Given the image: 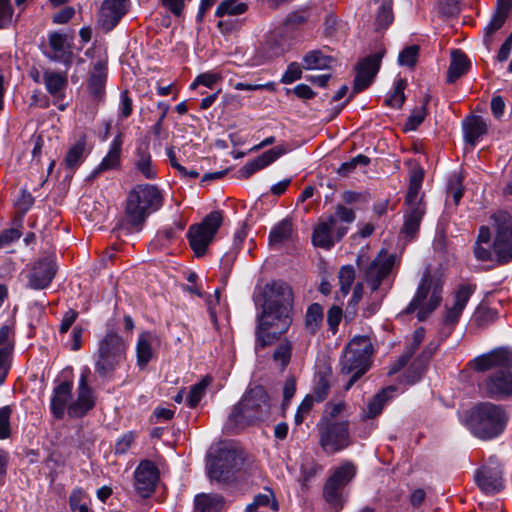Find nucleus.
<instances>
[{"label":"nucleus","instance_id":"obj_42","mask_svg":"<svg viewBox=\"0 0 512 512\" xmlns=\"http://www.w3.org/2000/svg\"><path fill=\"white\" fill-rule=\"evenodd\" d=\"M292 235V224L288 220H283L272 228L269 234V243L272 246H278L288 241Z\"/></svg>","mask_w":512,"mask_h":512},{"label":"nucleus","instance_id":"obj_28","mask_svg":"<svg viewBox=\"0 0 512 512\" xmlns=\"http://www.w3.org/2000/svg\"><path fill=\"white\" fill-rule=\"evenodd\" d=\"M107 80V68L105 63L98 61L94 64L93 71L88 80V89L94 100L101 102L105 97V83Z\"/></svg>","mask_w":512,"mask_h":512},{"label":"nucleus","instance_id":"obj_39","mask_svg":"<svg viewBox=\"0 0 512 512\" xmlns=\"http://www.w3.org/2000/svg\"><path fill=\"white\" fill-rule=\"evenodd\" d=\"M248 8V4L240 0H223L217 6L215 16L218 18L239 16L246 13Z\"/></svg>","mask_w":512,"mask_h":512},{"label":"nucleus","instance_id":"obj_33","mask_svg":"<svg viewBox=\"0 0 512 512\" xmlns=\"http://www.w3.org/2000/svg\"><path fill=\"white\" fill-rule=\"evenodd\" d=\"M395 390L394 387H388L376 394L373 399L369 401L367 408L363 410L361 419L367 421L380 415L386 402L392 397V393Z\"/></svg>","mask_w":512,"mask_h":512},{"label":"nucleus","instance_id":"obj_38","mask_svg":"<svg viewBox=\"0 0 512 512\" xmlns=\"http://www.w3.org/2000/svg\"><path fill=\"white\" fill-rule=\"evenodd\" d=\"M469 67L470 62L467 56L459 50L454 51L448 70V82L452 83L456 81L459 77L467 73Z\"/></svg>","mask_w":512,"mask_h":512},{"label":"nucleus","instance_id":"obj_45","mask_svg":"<svg viewBox=\"0 0 512 512\" xmlns=\"http://www.w3.org/2000/svg\"><path fill=\"white\" fill-rule=\"evenodd\" d=\"M15 346V328L13 324H4L0 327V352L12 357Z\"/></svg>","mask_w":512,"mask_h":512},{"label":"nucleus","instance_id":"obj_30","mask_svg":"<svg viewBox=\"0 0 512 512\" xmlns=\"http://www.w3.org/2000/svg\"><path fill=\"white\" fill-rule=\"evenodd\" d=\"M425 213L426 206H406L401 233L405 237L413 239L419 231Z\"/></svg>","mask_w":512,"mask_h":512},{"label":"nucleus","instance_id":"obj_9","mask_svg":"<svg viewBox=\"0 0 512 512\" xmlns=\"http://www.w3.org/2000/svg\"><path fill=\"white\" fill-rule=\"evenodd\" d=\"M371 354L372 345L367 337L358 336L349 342L340 361L341 372L352 373L346 385L347 390L367 371Z\"/></svg>","mask_w":512,"mask_h":512},{"label":"nucleus","instance_id":"obj_17","mask_svg":"<svg viewBox=\"0 0 512 512\" xmlns=\"http://www.w3.org/2000/svg\"><path fill=\"white\" fill-rule=\"evenodd\" d=\"M263 309L277 311L292 310L293 293L289 285L281 281H273L265 285L263 290Z\"/></svg>","mask_w":512,"mask_h":512},{"label":"nucleus","instance_id":"obj_49","mask_svg":"<svg viewBox=\"0 0 512 512\" xmlns=\"http://www.w3.org/2000/svg\"><path fill=\"white\" fill-rule=\"evenodd\" d=\"M292 355V344L285 340L278 344L274 353L273 360L278 363L281 369H284L290 362Z\"/></svg>","mask_w":512,"mask_h":512},{"label":"nucleus","instance_id":"obj_57","mask_svg":"<svg viewBox=\"0 0 512 512\" xmlns=\"http://www.w3.org/2000/svg\"><path fill=\"white\" fill-rule=\"evenodd\" d=\"M11 414L12 408L9 405L0 407V440H6L11 437Z\"/></svg>","mask_w":512,"mask_h":512},{"label":"nucleus","instance_id":"obj_20","mask_svg":"<svg viewBox=\"0 0 512 512\" xmlns=\"http://www.w3.org/2000/svg\"><path fill=\"white\" fill-rule=\"evenodd\" d=\"M159 470L150 460L139 463L134 472L135 488L142 497H149L159 480Z\"/></svg>","mask_w":512,"mask_h":512},{"label":"nucleus","instance_id":"obj_54","mask_svg":"<svg viewBox=\"0 0 512 512\" xmlns=\"http://www.w3.org/2000/svg\"><path fill=\"white\" fill-rule=\"evenodd\" d=\"M394 20L393 9L391 1H383L379 7L376 24L379 28H387Z\"/></svg>","mask_w":512,"mask_h":512},{"label":"nucleus","instance_id":"obj_61","mask_svg":"<svg viewBox=\"0 0 512 512\" xmlns=\"http://www.w3.org/2000/svg\"><path fill=\"white\" fill-rule=\"evenodd\" d=\"M428 102V98L425 100V103L418 108H415L411 115L408 117L405 128L406 130H416L417 127L424 121L427 111H426V104Z\"/></svg>","mask_w":512,"mask_h":512},{"label":"nucleus","instance_id":"obj_48","mask_svg":"<svg viewBox=\"0 0 512 512\" xmlns=\"http://www.w3.org/2000/svg\"><path fill=\"white\" fill-rule=\"evenodd\" d=\"M69 504L74 512H89L88 495L81 488H76L72 491L69 497Z\"/></svg>","mask_w":512,"mask_h":512},{"label":"nucleus","instance_id":"obj_6","mask_svg":"<svg viewBox=\"0 0 512 512\" xmlns=\"http://www.w3.org/2000/svg\"><path fill=\"white\" fill-rule=\"evenodd\" d=\"M127 348V342L117 332L107 331L94 355L95 372L102 378L111 377L124 364Z\"/></svg>","mask_w":512,"mask_h":512},{"label":"nucleus","instance_id":"obj_23","mask_svg":"<svg viewBox=\"0 0 512 512\" xmlns=\"http://www.w3.org/2000/svg\"><path fill=\"white\" fill-rule=\"evenodd\" d=\"M127 12V0H104L98 22L105 31L112 30Z\"/></svg>","mask_w":512,"mask_h":512},{"label":"nucleus","instance_id":"obj_5","mask_svg":"<svg viewBox=\"0 0 512 512\" xmlns=\"http://www.w3.org/2000/svg\"><path fill=\"white\" fill-rule=\"evenodd\" d=\"M508 417L501 406L490 402L476 405L468 420V428L474 436L491 440L503 433Z\"/></svg>","mask_w":512,"mask_h":512},{"label":"nucleus","instance_id":"obj_7","mask_svg":"<svg viewBox=\"0 0 512 512\" xmlns=\"http://www.w3.org/2000/svg\"><path fill=\"white\" fill-rule=\"evenodd\" d=\"M475 290L476 286L474 284H461L453 292L451 299L447 300L441 327L438 332V340L436 343L430 342L424 351L427 358H430L437 350L440 343L452 334Z\"/></svg>","mask_w":512,"mask_h":512},{"label":"nucleus","instance_id":"obj_51","mask_svg":"<svg viewBox=\"0 0 512 512\" xmlns=\"http://www.w3.org/2000/svg\"><path fill=\"white\" fill-rule=\"evenodd\" d=\"M11 0H0V30L9 29L15 22Z\"/></svg>","mask_w":512,"mask_h":512},{"label":"nucleus","instance_id":"obj_16","mask_svg":"<svg viewBox=\"0 0 512 512\" xmlns=\"http://www.w3.org/2000/svg\"><path fill=\"white\" fill-rule=\"evenodd\" d=\"M478 487L486 494L500 492L504 487L502 468L497 458L491 457L475 475Z\"/></svg>","mask_w":512,"mask_h":512},{"label":"nucleus","instance_id":"obj_18","mask_svg":"<svg viewBox=\"0 0 512 512\" xmlns=\"http://www.w3.org/2000/svg\"><path fill=\"white\" fill-rule=\"evenodd\" d=\"M381 59L382 54L375 53L367 56L357 64L353 94H357L371 85L374 77L379 71Z\"/></svg>","mask_w":512,"mask_h":512},{"label":"nucleus","instance_id":"obj_15","mask_svg":"<svg viewBox=\"0 0 512 512\" xmlns=\"http://www.w3.org/2000/svg\"><path fill=\"white\" fill-rule=\"evenodd\" d=\"M90 370L83 369L79 377L76 389V398L71 400L68 406V416L70 418H83L96 405V395L91 386L88 384V376Z\"/></svg>","mask_w":512,"mask_h":512},{"label":"nucleus","instance_id":"obj_37","mask_svg":"<svg viewBox=\"0 0 512 512\" xmlns=\"http://www.w3.org/2000/svg\"><path fill=\"white\" fill-rule=\"evenodd\" d=\"M335 60L325 55L320 50H312L308 52L303 58V68L306 70H324L330 69Z\"/></svg>","mask_w":512,"mask_h":512},{"label":"nucleus","instance_id":"obj_31","mask_svg":"<svg viewBox=\"0 0 512 512\" xmlns=\"http://www.w3.org/2000/svg\"><path fill=\"white\" fill-rule=\"evenodd\" d=\"M493 248L491 244V230L488 226H481L474 245V255L479 261L492 260Z\"/></svg>","mask_w":512,"mask_h":512},{"label":"nucleus","instance_id":"obj_55","mask_svg":"<svg viewBox=\"0 0 512 512\" xmlns=\"http://www.w3.org/2000/svg\"><path fill=\"white\" fill-rule=\"evenodd\" d=\"M329 376L330 375L326 372L318 373L316 376V382H315V386H314V396L318 402L323 401L329 393V390H330Z\"/></svg>","mask_w":512,"mask_h":512},{"label":"nucleus","instance_id":"obj_60","mask_svg":"<svg viewBox=\"0 0 512 512\" xmlns=\"http://www.w3.org/2000/svg\"><path fill=\"white\" fill-rule=\"evenodd\" d=\"M310 18V11L307 8H299L290 12L286 19L285 25L289 27H297L305 24Z\"/></svg>","mask_w":512,"mask_h":512},{"label":"nucleus","instance_id":"obj_40","mask_svg":"<svg viewBox=\"0 0 512 512\" xmlns=\"http://www.w3.org/2000/svg\"><path fill=\"white\" fill-rule=\"evenodd\" d=\"M86 155V137L82 136L67 152L65 157V165L74 169L78 167L84 160Z\"/></svg>","mask_w":512,"mask_h":512},{"label":"nucleus","instance_id":"obj_62","mask_svg":"<svg viewBox=\"0 0 512 512\" xmlns=\"http://www.w3.org/2000/svg\"><path fill=\"white\" fill-rule=\"evenodd\" d=\"M118 110L120 120L128 118L133 112V101L129 96V92L127 90H123L120 93V102Z\"/></svg>","mask_w":512,"mask_h":512},{"label":"nucleus","instance_id":"obj_34","mask_svg":"<svg viewBox=\"0 0 512 512\" xmlns=\"http://www.w3.org/2000/svg\"><path fill=\"white\" fill-rule=\"evenodd\" d=\"M157 341L155 335L150 332H143L139 335L137 346H136V354H137V364L143 368L145 367L149 361L152 359L153 351L152 345Z\"/></svg>","mask_w":512,"mask_h":512},{"label":"nucleus","instance_id":"obj_46","mask_svg":"<svg viewBox=\"0 0 512 512\" xmlns=\"http://www.w3.org/2000/svg\"><path fill=\"white\" fill-rule=\"evenodd\" d=\"M342 487L334 482L327 480L324 486L323 495L325 500L338 512L343 507V499L340 490Z\"/></svg>","mask_w":512,"mask_h":512},{"label":"nucleus","instance_id":"obj_59","mask_svg":"<svg viewBox=\"0 0 512 512\" xmlns=\"http://www.w3.org/2000/svg\"><path fill=\"white\" fill-rule=\"evenodd\" d=\"M255 504L258 505V507H269L272 511L278 512L279 511V504L278 501L271 489H265L264 493L257 494L254 497Z\"/></svg>","mask_w":512,"mask_h":512},{"label":"nucleus","instance_id":"obj_47","mask_svg":"<svg viewBox=\"0 0 512 512\" xmlns=\"http://www.w3.org/2000/svg\"><path fill=\"white\" fill-rule=\"evenodd\" d=\"M464 187L463 178L460 174H454L449 179L447 197L451 198L453 203L457 206L463 197Z\"/></svg>","mask_w":512,"mask_h":512},{"label":"nucleus","instance_id":"obj_10","mask_svg":"<svg viewBox=\"0 0 512 512\" xmlns=\"http://www.w3.org/2000/svg\"><path fill=\"white\" fill-rule=\"evenodd\" d=\"M292 323L291 310L277 311L275 309H263L258 318L256 328V349H262L271 345L282 334L286 333Z\"/></svg>","mask_w":512,"mask_h":512},{"label":"nucleus","instance_id":"obj_12","mask_svg":"<svg viewBox=\"0 0 512 512\" xmlns=\"http://www.w3.org/2000/svg\"><path fill=\"white\" fill-rule=\"evenodd\" d=\"M319 445L326 454H336L352 445L349 422H318Z\"/></svg>","mask_w":512,"mask_h":512},{"label":"nucleus","instance_id":"obj_56","mask_svg":"<svg viewBox=\"0 0 512 512\" xmlns=\"http://www.w3.org/2000/svg\"><path fill=\"white\" fill-rule=\"evenodd\" d=\"M404 89L405 81L397 80L392 93L385 100L386 104L392 108H400L405 100Z\"/></svg>","mask_w":512,"mask_h":512},{"label":"nucleus","instance_id":"obj_11","mask_svg":"<svg viewBox=\"0 0 512 512\" xmlns=\"http://www.w3.org/2000/svg\"><path fill=\"white\" fill-rule=\"evenodd\" d=\"M494 231L492 248L498 262L512 260V216L506 211H497L490 216Z\"/></svg>","mask_w":512,"mask_h":512},{"label":"nucleus","instance_id":"obj_53","mask_svg":"<svg viewBox=\"0 0 512 512\" xmlns=\"http://www.w3.org/2000/svg\"><path fill=\"white\" fill-rule=\"evenodd\" d=\"M507 17L508 15L495 11L490 22L485 27L484 43L487 46L490 45L492 41V35L504 25Z\"/></svg>","mask_w":512,"mask_h":512},{"label":"nucleus","instance_id":"obj_2","mask_svg":"<svg viewBox=\"0 0 512 512\" xmlns=\"http://www.w3.org/2000/svg\"><path fill=\"white\" fill-rule=\"evenodd\" d=\"M399 263L397 256L382 249L365 270L364 278L370 288L369 303L365 308L366 316L375 314L381 307L387 289L381 285Z\"/></svg>","mask_w":512,"mask_h":512},{"label":"nucleus","instance_id":"obj_1","mask_svg":"<svg viewBox=\"0 0 512 512\" xmlns=\"http://www.w3.org/2000/svg\"><path fill=\"white\" fill-rule=\"evenodd\" d=\"M469 366L477 372L495 369L479 385L481 391L492 399L512 397V350L500 347L475 357Z\"/></svg>","mask_w":512,"mask_h":512},{"label":"nucleus","instance_id":"obj_27","mask_svg":"<svg viewBox=\"0 0 512 512\" xmlns=\"http://www.w3.org/2000/svg\"><path fill=\"white\" fill-rule=\"evenodd\" d=\"M49 46L53 51L52 58L66 65L71 63L72 43L68 36L63 33L53 32L49 35Z\"/></svg>","mask_w":512,"mask_h":512},{"label":"nucleus","instance_id":"obj_50","mask_svg":"<svg viewBox=\"0 0 512 512\" xmlns=\"http://www.w3.org/2000/svg\"><path fill=\"white\" fill-rule=\"evenodd\" d=\"M209 383L210 381L208 379H203L199 383L190 387V391L186 395V402L188 407L195 408L198 405V403L203 398Z\"/></svg>","mask_w":512,"mask_h":512},{"label":"nucleus","instance_id":"obj_22","mask_svg":"<svg viewBox=\"0 0 512 512\" xmlns=\"http://www.w3.org/2000/svg\"><path fill=\"white\" fill-rule=\"evenodd\" d=\"M56 273L55 263L50 258H44L36 262L28 275L29 287L35 290L47 288Z\"/></svg>","mask_w":512,"mask_h":512},{"label":"nucleus","instance_id":"obj_8","mask_svg":"<svg viewBox=\"0 0 512 512\" xmlns=\"http://www.w3.org/2000/svg\"><path fill=\"white\" fill-rule=\"evenodd\" d=\"M442 293V282L433 278L429 270H425L413 299L405 309V313L410 314L417 310L418 319L420 321L425 320L440 305Z\"/></svg>","mask_w":512,"mask_h":512},{"label":"nucleus","instance_id":"obj_3","mask_svg":"<svg viewBox=\"0 0 512 512\" xmlns=\"http://www.w3.org/2000/svg\"><path fill=\"white\" fill-rule=\"evenodd\" d=\"M270 410L269 397L262 386L250 388L242 397L227 421V428L240 429L264 419Z\"/></svg>","mask_w":512,"mask_h":512},{"label":"nucleus","instance_id":"obj_41","mask_svg":"<svg viewBox=\"0 0 512 512\" xmlns=\"http://www.w3.org/2000/svg\"><path fill=\"white\" fill-rule=\"evenodd\" d=\"M355 277L356 271L352 265H344L339 269L338 284L341 296L337 294V299L345 298L349 294L351 286L355 281Z\"/></svg>","mask_w":512,"mask_h":512},{"label":"nucleus","instance_id":"obj_32","mask_svg":"<svg viewBox=\"0 0 512 512\" xmlns=\"http://www.w3.org/2000/svg\"><path fill=\"white\" fill-rule=\"evenodd\" d=\"M423 176L424 173L422 169H415L412 171L405 198V206H426L423 202V196L420 195Z\"/></svg>","mask_w":512,"mask_h":512},{"label":"nucleus","instance_id":"obj_19","mask_svg":"<svg viewBox=\"0 0 512 512\" xmlns=\"http://www.w3.org/2000/svg\"><path fill=\"white\" fill-rule=\"evenodd\" d=\"M133 166L137 173L145 179L153 180L157 177V167L152 160L150 141L147 137L136 141L133 152Z\"/></svg>","mask_w":512,"mask_h":512},{"label":"nucleus","instance_id":"obj_36","mask_svg":"<svg viewBox=\"0 0 512 512\" xmlns=\"http://www.w3.org/2000/svg\"><path fill=\"white\" fill-rule=\"evenodd\" d=\"M224 506V498L219 494H198L194 499V512H219Z\"/></svg>","mask_w":512,"mask_h":512},{"label":"nucleus","instance_id":"obj_24","mask_svg":"<svg viewBox=\"0 0 512 512\" xmlns=\"http://www.w3.org/2000/svg\"><path fill=\"white\" fill-rule=\"evenodd\" d=\"M73 382L63 381L53 389L50 411L56 419H63L65 413H68V406L72 400Z\"/></svg>","mask_w":512,"mask_h":512},{"label":"nucleus","instance_id":"obj_13","mask_svg":"<svg viewBox=\"0 0 512 512\" xmlns=\"http://www.w3.org/2000/svg\"><path fill=\"white\" fill-rule=\"evenodd\" d=\"M223 221L220 211L209 213L198 225H192L188 231L189 244L196 256H203Z\"/></svg>","mask_w":512,"mask_h":512},{"label":"nucleus","instance_id":"obj_64","mask_svg":"<svg viewBox=\"0 0 512 512\" xmlns=\"http://www.w3.org/2000/svg\"><path fill=\"white\" fill-rule=\"evenodd\" d=\"M221 80V75L216 72H206L196 77L194 82L191 84V88H195L197 85H203L208 88H212L217 82Z\"/></svg>","mask_w":512,"mask_h":512},{"label":"nucleus","instance_id":"obj_63","mask_svg":"<svg viewBox=\"0 0 512 512\" xmlns=\"http://www.w3.org/2000/svg\"><path fill=\"white\" fill-rule=\"evenodd\" d=\"M419 47L417 45H412L406 47L398 57L399 64L402 66L411 67L416 63L418 57Z\"/></svg>","mask_w":512,"mask_h":512},{"label":"nucleus","instance_id":"obj_21","mask_svg":"<svg viewBox=\"0 0 512 512\" xmlns=\"http://www.w3.org/2000/svg\"><path fill=\"white\" fill-rule=\"evenodd\" d=\"M42 82L49 95L53 98V104L60 111H64L68 107L67 103H63L68 87L66 74L46 69L42 75Z\"/></svg>","mask_w":512,"mask_h":512},{"label":"nucleus","instance_id":"obj_35","mask_svg":"<svg viewBox=\"0 0 512 512\" xmlns=\"http://www.w3.org/2000/svg\"><path fill=\"white\" fill-rule=\"evenodd\" d=\"M464 135L468 143L474 145L480 137L487 133V124L480 116H470L464 123Z\"/></svg>","mask_w":512,"mask_h":512},{"label":"nucleus","instance_id":"obj_4","mask_svg":"<svg viewBox=\"0 0 512 512\" xmlns=\"http://www.w3.org/2000/svg\"><path fill=\"white\" fill-rule=\"evenodd\" d=\"M163 204L159 188L152 184H138L128 193L125 206V221L132 227H139Z\"/></svg>","mask_w":512,"mask_h":512},{"label":"nucleus","instance_id":"obj_43","mask_svg":"<svg viewBox=\"0 0 512 512\" xmlns=\"http://www.w3.org/2000/svg\"><path fill=\"white\" fill-rule=\"evenodd\" d=\"M323 321V308L318 303L311 304L306 312L305 317V328L306 330L311 333L315 334Z\"/></svg>","mask_w":512,"mask_h":512},{"label":"nucleus","instance_id":"obj_58","mask_svg":"<svg viewBox=\"0 0 512 512\" xmlns=\"http://www.w3.org/2000/svg\"><path fill=\"white\" fill-rule=\"evenodd\" d=\"M370 163V159L365 156V155H358L356 157H354L353 159H351L350 161H347V162H344L343 164H341V166L338 168L337 172L338 174H340L341 176H348L350 175L352 172H354V170L356 169L357 166H367L368 164Z\"/></svg>","mask_w":512,"mask_h":512},{"label":"nucleus","instance_id":"obj_25","mask_svg":"<svg viewBox=\"0 0 512 512\" xmlns=\"http://www.w3.org/2000/svg\"><path fill=\"white\" fill-rule=\"evenodd\" d=\"M123 138L118 134L110 143L107 154L103 157L101 162L92 171L90 178H97L100 174L106 171L117 170L121 166Z\"/></svg>","mask_w":512,"mask_h":512},{"label":"nucleus","instance_id":"obj_29","mask_svg":"<svg viewBox=\"0 0 512 512\" xmlns=\"http://www.w3.org/2000/svg\"><path fill=\"white\" fill-rule=\"evenodd\" d=\"M336 226V218L329 216L326 220L320 221L314 228L312 235L313 244L317 247L330 249L334 245L333 231Z\"/></svg>","mask_w":512,"mask_h":512},{"label":"nucleus","instance_id":"obj_52","mask_svg":"<svg viewBox=\"0 0 512 512\" xmlns=\"http://www.w3.org/2000/svg\"><path fill=\"white\" fill-rule=\"evenodd\" d=\"M346 411L344 401L328 402L325 405L324 413L319 422H338L336 419Z\"/></svg>","mask_w":512,"mask_h":512},{"label":"nucleus","instance_id":"obj_26","mask_svg":"<svg viewBox=\"0 0 512 512\" xmlns=\"http://www.w3.org/2000/svg\"><path fill=\"white\" fill-rule=\"evenodd\" d=\"M286 152L287 150L281 146H277L268 151H265L254 160L247 162L242 167L241 173L244 177L248 178L255 172L275 162L279 157L284 155Z\"/></svg>","mask_w":512,"mask_h":512},{"label":"nucleus","instance_id":"obj_14","mask_svg":"<svg viewBox=\"0 0 512 512\" xmlns=\"http://www.w3.org/2000/svg\"><path fill=\"white\" fill-rule=\"evenodd\" d=\"M243 464V457L235 449H220L218 455L212 459L208 465V475L210 479L225 482L240 469Z\"/></svg>","mask_w":512,"mask_h":512},{"label":"nucleus","instance_id":"obj_44","mask_svg":"<svg viewBox=\"0 0 512 512\" xmlns=\"http://www.w3.org/2000/svg\"><path fill=\"white\" fill-rule=\"evenodd\" d=\"M356 474V467L351 462H344L340 465L334 473L328 478V480L334 482L336 485L340 487H344L348 482H350Z\"/></svg>","mask_w":512,"mask_h":512}]
</instances>
